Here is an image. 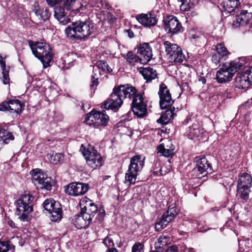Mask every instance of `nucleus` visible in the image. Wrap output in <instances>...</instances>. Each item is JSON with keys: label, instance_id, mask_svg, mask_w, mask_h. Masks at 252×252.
Listing matches in <instances>:
<instances>
[{"label": "nucleus", "instance_id": "obj_33", "mask_svg": "<svg viewBox=\"0 0 252 252\" xmlns=\"http://www.w3.org/2000/svg\"><path fill=\"white\" fill-rule=\"evenodd\" d=\"M175 108L174 107L172 108L170 107V109H167L164 114L160 116L159 119L158 120V122L161 121L162 123L163 124L167 123L168 121L173 119L175 115Z\"/></svg>", "mask_w": 252, "mask_h": 252}, {"label": "nucleus", "instance_id": "obj_24", "mask_svg": "<svg viewBox=\"0 0 252 252\" xmlns=\"http://www.w3.org/2000/svg\"><path fill=\"white\" fill-rule=\"evenodd\" d=\"M115 88L118 91L119 94H121L123 100L127 97L130 99L131 97L133 98L136 95V89L130 84L120 85Z\"/></svg>", "mask_w": 252, "mask_h": 252}, {"label": "nucleus", "instance_id": "obj_36", "mask_svg": "<svg viewBox=\"0 0 252 252\" xmlns=\"http://www.w3.org/2000/svg\"><path fill=\"white\" fill-rule=\"evenodd\" d=\"M157 150L158 153H160L162 156L165 157H172L174 155L173 149H166L162 144L159 145L158 147Z\"/></svg>", "mask_w": 252, "mask_h": 252}, {"label": "nucleus", "instance_id": "obj_13", "mask_svg": "<svg viewBox=\"0 0 252 252\" xmlns=\"http://www.w3.org/2000/svg\"><path fill=\"white\" fill-rule=\"evenodd\" d=\"M195 162V167L192 170V173L195 177L201 178L212 170V166L206 158H196Z\"/></svg>", "mask_w": 252, "mask_h": 252}, {"label": "nucleus", "instance_id": "obj_3", "mask_svg": "<svg viewBox=\"0 0 252 252\" xmlns=\"http://www.w3.org/2000/svg\"><path fill=\"white\" fill-rule=\"evenodd\" d=\"M29 45L33 54L40 60L43 67L46 68L49 66L53 58L49 45L44 43H34L32 41H30Z\"/></svg>", "mask_w": 252, "mask_h": 252}, {"label": "nucleus", "instance_id": "obj_16", "mask_svg": "<svg viewBox=\"0 0 252 252\" xmlns=\"http://www.w3.org/2000/svg\"><path fill=\"white\" fill-rule=\"evenodd\" d=\"M123 100L121 94H119L115 88L110 97L104 102L103 108L105 109L116 110L119 109L122 105Z\"/></svg>", "mask_w": 252, "mask_h": 252}, {"label": "nucleus", "instance_id": "obj_46", "mask_svg": "<svg viewBox=\"0 0 252 252\" xmlns=\"http://www.w3.org/2000/svg\"><path fill=\"white\" fill-rule=\"evenodd\" d=\"M132 252H143V245L140 243H136L132 247Z\"/></svg>", "mask_w": 252, "mask_h": 252}, {"label": "nucleus", "instance_id": "obj_35", "mask_svg": "<svg viewBox=\"0 0 252 252\" xmlns=\"http://www.w3.org/2000/svg\"><path fill=\"white\" fill-rule=\"evenodd\" d=\"M170 240V237L164 234L161 235L158 239V241L155 242V248L157 251V252H160L162 251L163 247L166 246Z\"/></svg>", "mask_w": 252, "mask_h": 252}, {"label": "nucleus", "instance_id": "obj_21", "mask_svg": "<svg viewBox=\"0 0 252 252\" xmlns=\"http://www.w3.org/2000/svg\"><path fill=\"white\" fill-rule=\"evenodd\" d=\"M92 221V218L89 215L82 212L79 214L74 216L72 219L73 223L78 229L87 227Z\"/></svg>", "mask_w": 252, "mask_h": 252}, {"label": "nucleus", "instance_id": "obj_18", "mask_svg": "<svg viewBox=\"0 0 252 252\" xmlns=\"http://www.w3.org/2000/svg\"><path fill=\"white\" fill-rule=\"evenodd\" d=\"M22 105L18 99H10L4 101L0 104V111H9L19 114L22 111Z\"/></svg>", "mask_w": 252, "mask_h": 252}, {"label": "nucleus", "instance_id": "obj_54", "mask_svg": "<svg viewBox=\"0 0 252 252\" xmlns=\"http://www.w3.org/2000/svg\"><path fill=\"white\" fill-rule=\"evenodd\" d=\"M161 168L160 167L159 170H156L153 172V173L156 175H162V173L161 172Z\"/></svg>", "mask_w": 252, "mask_h": 252}, {"label": "nucleus", "instance_id": "obj_57", "mask_svg": "<svg viewBox=\"0 0 252 252\" xmlns=\"http://www.w3.org/2000/svg\"><path fill=\"white\" fill-rule=\"evenodd\" d=\"M107 252H118L117 250L114 248H109Z\"/></svg>", "mask_w": 252, "mask_h": 252}, {"label": "nucleus", "instance_id": "obj_17", "mask_svg": "<svg viewBox=\"0 0 252 252\" xmlns=\"http://www.w3.org/2000/svg\"><path fill=\"white\" fill-rule=\"evenodd\" d=\"M89 189L88 185L81 183H71L65 187L66 194L74 196L84 194Z\"/></svg>", "mask_w": 252, "mask_h": 252}, {"label": "nucleus", "instance_id": "obj_29", "mask_svg": "<svg viewBox=\"0 0 252 252\" xmlns=\"http://www.w3.org/2000/svg\"><path fill=\"white\" fill-rule=\"evenodd\" d=\"M54 16L55 18L63 25L69 22V19L64 12V9L61 6H57L54 9Z\"/></svg>", "mask_w": 252, "mask_h": 252}, {"label": "nucleus", "instance_id": "obj_5", "mask_svg": "<svg viewBox=\"0 0 252 252\" xmlns=\"http://www.w3.org/2000/svg\"><path fill=\"white\" fill-rule=\"evenodd\" d=\"M33 197L30 194L22 195L15 202L16 213L19 219L23 221H28V214L33 210Z\"/></svg>", "mask_w": 252, "mask_h": 252}, {"label": "nucleus", "instance_id": "obj_59", "mask_svg": "<svg viewBox=\"0 0 252 252\" xmlns=\"http://www.w3.org/2000/svg\"><path fill=\"white\" fill-rule=\"evenodd\" d=\"M247 103L249 105H252V98L251 99L248 100Z\"/></svg>", "mask_w": 252, "mask_h": 252}, {"label": "nucleus", "instance_id": "obj_26", "mask_svg": "<svg viewBox=\"0 0 252 252\" xmlns=\"http://www.w3.org/2000/svg\"><path fill=\"white\" fill-rule=\"evenodd\" d=\"M235 83L236 87L239 89H247L250 85V77L244 72L238 73L235 79Z\"/></svg>", "mask_w": 252, "mask_h": 252}, {"label": "nucleus", "instance_id": "obj_39", "mask_svg": "<svg viewBox=\"0 0 252 252\" xmlns=\"http://www.w3.org/2000/svg\"><path fill=\"white\" fill-rule=\"evenodd\" d=\"M126 61L129 63L131 65H134L135 63L138 62H140V58L139 55L137 56L131 52H129L126 55Z\"/></svg>", "mask_w": 252, "mask_h": 252}, {"label": "nucleus", "instance_id": "obj_8", "mask_svg": "<svg viewBox=\"0 0 252 252\" xmlns=\"http://www.w3.org/2000/svg\"><path fill=\"white\" fill-rule=\"evenodd\" d=\"M108 121L109 117L105 111L100 112L93 110L87 115L85 122L87 125L94 128H99L100 126H106Z\"/></svg>", "mask_w": 252, "mask_h": 252}, {"label": "nucleus", "instance_id": "obj_1", "mask_svg": "<svg viewBox=\"0 0 252 252\" xmlns=\"http://www.w3.org/2000/svg\"><path fill=\"white\" fill-rule=\"evenodd\" d=\"M94 31V24L90 21H78L72 23L71 26L65 29L68 37L77 39H85L89 37Z\"/></svg>", "mask_w": 252, "mask_h": 252}, {"label": "nucleus", "instance_id": "obj_27", "mask_svg": "<svg viewBox=\"0 0 252 252\" xmlns=\"http://www.w3.org/2000/svg\"><path fill=\"white\" fill-rule=\"evenodd\" d=\"M138 71L143 76L146 82H150L158 77L156 70L148 66L147 67H140L137 68Z\"/></svg>", "mask_w": 252, "mask_h": 252}, {"label": "nucleus", "instance_id": "obj_7", "mask_svg": "<svg viewBox=\"0 0 252 252\" xmlns=\"http://www.w3.org/2000/svg\"><path fill=\"white\" fill-rule=\"evenodd\" d=\"M167 59L172 63H181L186 59L182 48L177 44L172 43L168 41L163 42Z\"/></svg>", "mask_w": 252, "mask_h": 252}, {"label": "nucleus", "instance_id": "obj_25", "mask_svg": "<svg viewBox=\"0 0 252 252\" xmlns=\"http://www.w3.org/2000/svg\"><path fill=\"white\" fill-rule=\"evenodd\" d=\"M252 18V14L249 13L247 10H242L240 14L237 15L236 19L234 20L232 26L237 28L240 26L247 25Z\"/></svg>", "mask_w": 252, "mask_h": 252}, {"label": "nucleus", "instance_id": "obj_40", "mask_svg": "<svg viewBox=\"0 0 252 252\" xmlns=\"http://www.w3.org/2000/svg\"><path fill=\"white\" fill-rule=\"evenodd\" d=\"M91 204H93V202L89 198L87 197L82 198L80 202L81 212L84 213Z\"/></svg>", "mask_w": 252, "mask_h": 252}, {"label": "nucleus", "instance_id": "obj_23", "mask_svg": "<svg viewBox=\"0 0 252 252\" xmlns=\"http://www.w3.org/2000/svg\"><path fill=\"white\" fill-rule=\"evenodd\" d=\"M204 132V129L200 126L198 123H196L189 127L186 135L189 139L199 140L202 137Z\"/></svg>", "mask_w": 252, "mask_h": 252}, {"label": "nucleus", "instance_id": "obj_28", "mask_svg": "<svg viewBox=\"0 0 252 252\" xmlns=\"http://www.w3.org/2000/svg\"><path fill=\"white\" fill-rule=\"evenodd\" d=\"M32 10L38 18L43 21L48 20L50 17L51 14L48 10L47 9H41L38 2L34 3L32 5Z\"/></svg>", "mask_w": 252, "mask_h": 252}, {"label": "nucleus", "instance_id": "obj_6", "mask_svg": "<svg viewBox=\"0 0 252 252\" xmlns=\"http://www.w3.org/2000/svg\"><path fill=\"white\" fill-rule=\"evenodd\" d=\"M80 151L82 153L89 166L94 169L102 165L103 160L101 155L93 147L88 148L81 145Z\"/></svg>", "mask_w": 252, "mask_h": 252}, {"label": "nucleus", "instance_id": "obj_10", "mask_svg": "<svg viewBox=\"0 0 252 252\" xmlns=\"http://www.w3.org/2000/svg\"><path fill=\"white\" fill-rule=\"evenodd\" d=\"M32 180L35 185L39 189L50 190L52 187V180L51 177L43 174L39 169H33L31 172Z\"/></svg>", "mask_w": 252, "mask_h": 252}, {"label": "nucleus", "instance_id": "obj_4", "mask_svg": "<svg viewBox=\"0 0 252 252\" xmlns=\"http://www.w3.org/2000/svg\"><path fill=\"white\" fill-rule=\"evenodd\" d=\"M145 158L141 155H136L130 159V164L125 175V183L134 184L139 173L144 166Z\"/></svg>", "mask_w": 252, "mask_h": 252}, {"label": "nucleus", "instance_id": "obj_51", "mask_svg": "<svg viewBox=\"0 0 252 252\" xmlns=\"http://www.w3.org/2000/svg\"><path fill=\"white\" fill-rule=\"evenodd\" d=\"M60 0H46L48 4L51 6H54L57 4Z\"/></svg>", "mask_w": 252, "mask_h": 252}, {"label": "nucleus", "instance_id": "obj_52", "mask_svg": "<svg viewBox=\"0 0 252 252\" xmlns=\"http://www.w3.org/2000/svg\"><path fill=\"white\" fill-rule=\"evenodd\" d=\"M244 72L247 73V75H248V76L250 77V79L252 80V66H250Z\"/></svg>", "mask_w": 252, "mask_h": 252}, {"label": "nucleus", "instance_id": "obj_45", "mask_svg": "<svg viewBox=\"0 0 252 252\" xmlns=\"http://www.w3.org/2000/svg\"><path fill=\"white\" fill-rule=\"evenodd\" d=\"M103 243L107 247L110 248L114 245L113 239L111 237L110 235H108L103 240Z\"/></svg>", "mask_w": 252, "mask_h": 252}, {"label": "nucleus", "instance_id": "obj_41", "mask_svg": "<svg viewBox=\"0 0 252 252\" xmlns=\"http://www.w3.org/2000/svg\"><path fill=\"white\" fill-rule=\"evenodd\" d=\"M63 155L61 153H55L53 154L50 156V161L51 163L54 164H57L61 161L63 160Z\"/></svg>", "mask_w": 252, "mask_h": 252}, {"label": "nucleus", "instance_id": "obj_48", "mask_svg": "<svg viewBox=\"0 0 252 252\" xmlns=\"http://www.w3.org/2000/svg\"><path fill=\"white\" fill-rule=\"evenodd\" d=\"M95 74L92 76V84L90 86L91 89H93L94 86L98 85V78L95 77Z\"/></svg>", "mask_w": 252, "mask_h": 252}, {"label": "nucleus", "instance_id": "obj_47", "mask_svg": "<svg viewBox=\"0 0 252 252\" xmlns=\"http://www.w3.org/2000/svg\"><path fill=\"white\" fill-rule=\"evenodd\" d=\"M222 59H224V58L216 52L212 55V61L217 65Z\"/></svg>", "mask_w": 252, "mask_h": 252}, {"label": "nucleus", "instance_id": "obj_15", "mask_svg": "<svg viewBox=\"0 0 252 252\" xmlns=\"http://www.w3.org/2000/svg\"><path fill=\"white\" fill-rule=\"evenodd\" d=\"M131 109L133 114L138 118L144 117L147 112V104L142 94H136L131 103Z\"/></svg>", "mask_w": 252, "mask_h": 252}, {"label": "nucleus", "instance_id": "obj_37", "mask_svg": "<svg viewBox=\"0 0 252 252\" xmlns=\"http://www.w3.org/2000/svg\"><path fill=\"white\" fill-rule=\"evenodd\" d=\"M77 0H62L63 4L66 10H71L74 11L76 13H78L80 9L78 8L74 9L73 5Z\"/></svg>", "mask_w": 252, "mask_h": 252}, {"label": "nucleus", "instance_id": "obj_12", "mask_svg": "<svg viewBox=\"0 0 252 252\" xmlns=\"http://www.w3.org/2000/svg\"><path fill=\"white\" fill-rule=\"evenodd\" d=\"M178 214L175 204L169 205L167 210L162 215L160 220L156 223L155 229L157 231H160L165 227L168 223L172 221Z\"/></svg>", "mask_w": 252, "mask_h": 252}, {"label": "nucleus", "instance_id": "obj_2", "mask_svg": "<svg viewBox=\"0 0 252 252\" xmlns=\"http://www.w3.org/2000/svg\"><path fill=\"white\" fill-rule=\"evenodd\" d=\"M244 59L241 58L235 60L228 64H223L216 73V78L219 83L229 82L232 79L234 74L241 69L244 65Z\"/></svg>", "mask_w": 252, "mask_h": 252}, {"label": "nucleus", "instance_id": "obj_32", "mask_svg": "<svg viewBox=\"0 0 252 252\" xmlns=\"http://www.w3.org/2000/svg\"><path fill=\"white\" fill-rule=\"evenodd\" d=\"M0 65L2 70V82L5 85L9 83V67L6 68L5 62L2 56L0 54Z\"/></svg>", "mask_w": 252, "mask_h": 252}, {"label": "nucleus", "instance_id": "obj_44", "mask_svg": "<svg viewBox=\"0 0 252 252\" xmlns=\"http://www.w3.org/2000/svg\"><path fill=\"white\" fill-rule=\"evenodd\" d=\"M98 208L97 206L93 202V204L87 209V210L84 212L85 214H88L91 217V218H93L96 213L97 212Z\"/></svg>", "mask_w": 252, "mask_h": 252}, {"label": "nucleus", "instance_id": "obj_55", "mask_svg": "<svg viewBox=\"0 0 252 252\" xmlns=\"http://www.w3.org/2000/svg\"><path fill=\"white\" fill-rule=\"evenodd\" d=\"M101 211V210H99V212H100V213L98 214V217H99V220L100 219V218H103L105 215V211L104 210V209H102V212H100Z\"/></svg>", "mask_w": 252, "mask_h": 252}, {"label": "nucleus", "instance_id": "obj_22", "mask_svg": "<svg viewBox=\"0 0 252 252\" xmlns=\"http://www.w3.org/2000/svg\"><path fill=\"white\" fill-rule=\"evenodd\" d=\"M136 20L139 23L145 27H152L156 25L158 19L154 14H140L136 17Z\"/></svg>", "mask_w": 252, "mask_h": 252}, {"label": "nucleus", "instance_id": "obj_56", "mask_svg": "<svg viewBox=\"0 0 252 252\" xmlns=\"http://www.w3.org/2000/svg\"><path fill=\"white\" fill-rule=\"evenodd\" d=\"M8 224L12 228H15V223L12 220H9L7 222Z\"/></svg>", "mask_w": 252, "mask_h": 252}, {"label": "nucleus", "instance_id": "obj_31", "mask_svg": "<svg viewBox=\"0 0 252 252\" xmlns=\"http://www.w3.org/2000/svg\"><path fill=\"white\" fill-rule=\"evenodd\" d=\"M14 139V137L12 133L4 129H0V145L8 144Z\"/></svg>", "mask_w": 252, "mask_h": 252}, {"label": "nucleus", "instance_id": "obj_20", "mask_svg": "<svg viewBox=\"0 0 252 252\" xmlns=\"http://www.w3.org/2000/svg\"><path fill=\"white\" fill-rule=\"evenodd\" d=\"M137 53L140 58V63H147L153 56L152 49L149 43H144L139 45Z\"/></svg>", "mask_w": 252, "mask_h": 252}, {"label": "nucleus", "instance_id": "obj_9", "mask_svg": "<svg viewBox=\"0 0 252 252\" xmlns=\"http://www.w3.org/2000/svg\"><path fill=\"white\" fill-rule=\"evenodd\" d=\"M252 178L248 173L241 175L238 181L237 195L241 199L247 201L249 198L250 189L252 187Z\"/></svg>", "mask_w": 252, "mask_h": 252}, {"label": "nucleus", "instance_id": "obj_58", "mask_svg": "<svg viewBox=\"0 0 252 252\" xmlns=\"http://www.w3.org/2000/svg\"><path fill=\"white\" fill-rule=\"evenodd\" d=\"M187 250H188V252H195V251L193 248H189V249L187 248Z\"/></svg>", "mask_w": 252, "mask_h": 252}, {"label": "nucleus", "instance_id": "obj_11", "mask_svg": "<svg viewBox=\"0 0 252 252\" xmlns=\"http://www.w3.org/2000/svg\"><path fill=\"white\" fill-rule=\"evenodd\" d=\"M43 207L49 214L52 221H58L61 220L62 211L61 205L52 199H47L43 203Z\"/></svg>", "mask_w": 252, "mask_h": 252}, {"label": "nucleus", "instance_id": "obj_42", "mask_svg": "<svg viewBox=\"0 0 252 252\" xmlns=\"http://www.w3.org/2000/svg\"><path fill=\"white\" fill-rule=\"evenodd\" d=\"M216 52L223 57L224 60L228 54L226 47L222 44H220L217 46Z\"/></svg>", "mask_w": 252, "mask_h": 252}, {"label": "nucleus", "instance_id": "obj_34", "mask_svg": "<svg viewBox=\"0 0 252 252\" xmlns=\"http://www.w3.org/2000/svg\"><path fill=\"white\" fill-rule=\"evenodd\" d=\"M15 246L9 240H0V252H14Z\"/></svg>", "mask_w": 252, "mask_h": 252}, {"label": "nucleus", "instance_id": "obj_19", "mask_svg": "<svg viewBox=\"0 0 252 252\" xmlns=\"http://www.w3.org/2000/svg\"><path fill=\"white\" fill-rule=\"evenodd\" d=\"M158 94L160 98L159 105L161 109H164L171 106L173 101L172 100L169 91L163 83L159 86Z\"/></svg>", "mask_w": 252, "mask_h": 252}, {"label": "nucleus", "instance_id": "obj_49", "mask_svg": "<svg viewBox=\"0 0 252 252\" xmlns=\"http://www.w3.org/2000/svg\"><path fill=\"white\" fill-rule=\"evenodd\" d=\"M106 15L107 17V20H108L109 22H113L115 21V17L110 12H107Z\"/></svg>", "mask_w": 252, "mask_h": 252}, {"label": "nucleus", "instance_id": "obj_53", "mask_svg": "<svg viewBox=\"0 0 252 252\" xmlns=\"http://www.w3.org/2000/svg\"><path fill=\"white\" fill-rule=\"evenodd\" d=\"M126 32H127L128 36L129 37L132 38L134 37V33L131 30H127Z\"/></svg>", "mask_w": 252, "mask_h": 252}, {"label": "nucleus", "instance_id": "obj_43", "mask_svg": "<svg viewBox=\"0 0 252 252\" xmlns=\"http://www.w3.org/2000/svg\"><path fill=\"white\" fill-rule=\"evenodd\" d=\"M96 67L101 68L102 70L109 73L112 71V69L111 68L107 63L104 61L98 62L97 63Z\"/></svg>", "mask_w": 252, "mask_h": 252}, {"label": "nucleus", "instance_id": "obj_50", "mask_svg": "<svg viewBox=\"0 0 252 252\" xmlns=\"http://www.w3.org/2000/svg\"><path fill=\"white\" fill-rule=\"evenodd\" d=\"M178 247L176 245H174L169 247L166 252H178Z\"/></svg>", "mask_w": 252, "mask_h": 252}, {"label": "nucleus", "instance_id": "obj_14", "mask_svg": "<svg viewBox=\"0 0 252 252\" xmlns=\"http://www.w3.org/2000/svg\"><path fill=\"white\" fill-rule=\"evenodd\" d=\"M165 31L171 35L178 34L183 31V28L177 17L168 15L163 20Z\"/></svg>", "mask_w": 252, "mask_h": 252}, {"label": "nucleus", "instance_id": "obj_30", "mask_svg": "<svg viewBox=\"0 0 252 252\" xmlns=\"http://www.w3.org/2000/svg\"><path fill=\"white\" fill-rule=\"evenodd\" d=\"M242 1L224 0L221 5L224 11L228 13L234 12L240 5Z\"/></svg>", "mask_w": 252, "mask_h": 252}, {"label": "nucleus", "instance_id": "obj_38", "mask_svg": "<svg viewBox=\"0 0 252 252\" xmlns=\"http://www.w3.org/2000/svg\"><path fill=\"white\" fill-rule=\"evenodd\" d=\"M178 0L181 2L180 9L183 11H189L193 6V4L192 2H191V0Z\"/></svg>", "mask_w": 252, "mask_h": 252}]
</instances>
